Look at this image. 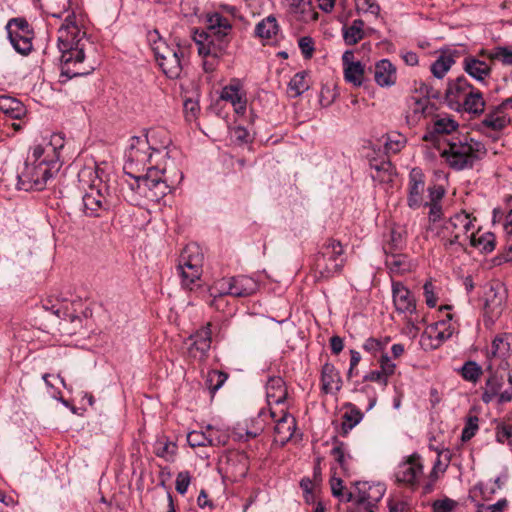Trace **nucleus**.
Here are the masks:
<instances>
[{
  "label": "nucleus",
  "instance_id": "45",
  "mask_svg": "<svg viewBox=\"0 0 512 512\" xmlns=\"http://www.w3.org/2000/svg\"><path fill=\"white\" fill-rule=\"evenodd\" d=\"M483 371L479 364H477L475 361H466L462 368L460 369V374L462 378L466 381L476 383L480 376L482 375Z\"/></svg>",
  "mask_w": 512,
  "mask_h": 512
},
{
  "label": "nucleus",
  "instance_id": "64",
  "mask_svg": "<svg viewBox=\"0 0 512 512\" xmlns=\"http://www.w3.org/2000/svg\"><path fill=\"white\" fill-rule=\"evenodd\" d=\"M389 512H410V505L405 500L389 499Z\"/></svg>",
  "mask_w": 512,
  "mask_h": 512
},
{
  "label": "nucleus",
  "instance_id": "50",
  "mask_svg": "<svg viewBox=\"0 0 512 512\" xmlns=\"http://www.w3.org/2000/svg\"><path fill=\"white\" fill-rule=\"evenodd\" d=\"M496 441L500 444L512 446V425L500 423L495 430Z\"/></svg>",
  "mask_w": 512,
  "mask_h": 512
},
{
  "label": "nucleus",
  "instance_id": "11",
  "mask_svg": "<svg viewBox=\"0 0 512 512\" xmlns=\"http://www.w3.org/2000/svg\"><path fill=\"white\" fill-rule=\"evenodd\" d=\"M258 282L246 275L223 277L215 282L213 290H219L222 294L233 297H248L257 292Z\"/></svg>",
  "mask_w": 512,
  "mask_h": 512
},
{
  "label": "nucleus",
  "instance_id": "7",
  "mask_svg": "<svg viewBox=\"0 0 512 512\" xmlns=\"http://www.w3.org/2000/svg\"><path fill=\"white\" fill-rule=\"evenodd\" d=\"M344 247L340 241L329 238L314 256L313 270L318 280H328L339 275L345 265Z\"/></svg>",
  "mask_w": 512,
  "mask_h": 512
},
{
  "label": "nucleus",
  "instance_id": "41",
  "mask_svg": "<svg viewBox=\"0 0 512 512\" xmlns=\"http://www.w3.org/2000/svg\"><path fill=\"white\" fill-rule=\"evenodd\" d=\"M454 58L451 54H441L432 64L431 73L434 77L442 79L454 64Z\"/></svg>",
  "mask_w": 512,
  "mask_h": 512
},
{
  "label": "nucleus",
  "instance_id": "40",
  "mask_svg": "<svg viewBox=\"0 0 512 512\" xmlns=\"http://www.w3.org/2000/svg\"><path fill=\"white\" fill-rule=\"evenodd\" d=\"M308 73L301 71L296 73L288 84V91L291 97L296 98L302 95L309 89V83L307 81Z\"/></svg>",
  "mask_w": 512,
  "mask_h": 512
},
{
  "label": "nucleus",
  "instance_id": "1",
  "mask_svg": "<svg viewBox=\"0 0 512 512\" xmlns=\"http://www.w3.org/2000/svg\"><path fill=\"white\" fill-rule=\"evenodd\" d=\"M171 139L164 130L151 129L145 138L134 136L125 152L124 172L133 179L130 188L152 201H158L183 180V173L173 161L160 166V160L170 159L166 151Z\"/></svg>",
  "mask_w": 512,
  "mask_h": 512
},
{
  "label": "nucleus",
  "instance_id": "15",
  "mask_svg": "<svg viewBox=\"0 0 512 512\" xmlns=\"http://www.w3.org/2000/svg\"><path fill=\"white\" fill-rule=\"evenodd\" d=\"M200 56L221 57L230 42L228 34H192Z\"/></svg>",
  "mask_w": 512,
  "mask_h": 512
},
{
  "label": "nucleus",
  "instance_id": "62",
  "mask_svg": "<svg viewBox=\"0 0 512 512\" xmlns=\"http://www.w3.org/2000/svg\"><path fill=\"white\" fill-rule=\"evenodd\" d=\"M183 108H184L186 119L188 121L195 120L200 111V106H199L198 101L193 100V99L185 100V102L183 104Z\"/></svg>",
  "mask_w": 512,
  "mask_h": 512
},
{
  "label": "nucleus",
  "instance_id": "60",
  "mask_svg": "<svg viewBox=\"0 0 512 512\" xmlns=\"http://www.w3.org/2000/svg\"><path fill=\"white\" fill-rule=\"evenodd\" d=\"M278 24L274 16L270 15L257 23L254 32H277Z\"/></svg>",
  "mask_w": 512,
  "mask_h": 512
},
{
  "label": "nucleus",
  "instance_id": "48",
  "mask_svg": "<svg viewBox=\"0 0 512 512\" xmlns=\"http://www.w3.org/2000/svg\"><path fill=\"white\" fill-rule=\"evenodd\" d=\"M406 143V139L401 134H389L386 137L384 146L387 153H398Z\"/></svg>",
  "mask_w": 512,
  "mask_h": 512
},
{
  "label": "nucleus",
  "instance_id": "57",
  "mask_svg": "<svg viewBox=\"0 0 512 512\" xmlns=\"http://www.w3.org/2000/svg\"><path fill=\"white\" fill-rule=\"evenodd\" d=\"M355 7L358 12L378 15L380 7L376 0H355Z\"/></svg>",
  "mask_w": 512,
  "mask_h": 512
},
{
  "label": "nucleus",
  "instance_id": "63",
  "mask_svg": "<svg viewBox=\"0 0 512 512\" xmlns=\"http://www.w3.org/2000/svg\"><path fill=\"white\" fill-rule=\"evenodd\" d=\"M507 506L508 501L502 498L492 505L478 504L477 512H502Z\"/></svg>",
  "mask_w": 512,
  "mask_h": 512
},
{
  "label": "nucleus",
  "instance_id": "33",
  "mask_svg": "<svg viewBox=\"0 0 512 512\" xmlns=\"http://www.w3.org/2000/svg\"><path fill=\"white\" fill-rule=\"evenodd\" d=\"M485 105L486 103L482 93L478 89L474 88L472 93H470L463 101L461 107L455 111L467 112L472 114L474 117H477L484 113Z\"/></svg>",
  "mask_w": 512,
  "mask_h": 512
},
{
  "label": "nucleus",
  "instance_id": "4",
  "mask_svg": "<svg viewBox=\"0 0 512 512\" xmlns=\"http://www.w3.org/2000/svg\"><path fill=\"white\" fill-rule=\"evenodd\" d=\"M475 218L465 211L458 212L445 220L437 229V236L446 251H466L468 239L474 230Z\"/></svg>",
  "mask_w": 512,
  "mask_h": 512
},
{
  "label": "nucleus",
  "instance_id": "14",
  "mask_svg": "<svg viewBox=\"0 0 512 512\" xmlns=\"http://www.w3.org/2000/svg\"><path fill=\"white\" fill-rule=\"evenodd\" d=\"M426 177L422 169L414 167L410 170L406 186L407 206L412 210L420 209L424 203Z\"/></svg>",
  "mask_w": 512,
  "mask_h": 512
},
{
  "label": "nucleus",
  "instance_id": "46",
  "mask_svg": "<svg viewBox=\"0 0 512 512\" xmlns=\"http://www.w3.org/2000/svg\"><path fill=\"white\" fill-rule=\"evenodd\" d=\"M206 26L209 30H214L217 28H223L225 30L231 29L232 25L228 18L224 17L218 12L209 13L206 15L205 19Z\"/></svg>",
  "mask_w": 512,
  "mask_h": 512
},
{
  "label": "nucleus",
  "instance_id": "8",
  "mask_svg": "<svg viewBox=\"0 0 512 512\" xmlns=\"http://www.w3.org/2000/svg\"><path fill=\"white\" fill-rule=\"evenodd\" d=\"M203 259V254L196 245H188L182 251L177 269L185 288L193 290L197 286L196 282L200 280L203 272Z\"/></svg>",
  "mask_w": 512,
  "mask_h": 512
},
{
  "label": "nucleus",
  "instance_id": "52",
  "mask_svg": "<svg viewBox=\"0 0 512 512\" xmlns=\"http://www.w3.org/2000/svg\"><path fill=\"white\" fill-rule=\"evenodd\" d=\"M228 379V374L223 371L212 370L208 373L207 381L210 382L212 394L219 390Z\"/></svg>",
  "mask_w": 512,
  "mask_h": 512
},
{
  "label": "nucleus",
  "instance_id": "3",
  "mask_svg": "<svg viewBox=\"0 0 512 512\" xmlns=\"http://www.w3.org/2000/svg\"><path fill=\"white\" fill-rule=\"evenodd\" d=\"M103 175L104 171L96 164L85 165L78 172L80 188L84 190L82 211L87 217H105L114 211L119 203V198Z\"/></svg>",
  "mask_w": 512,
  "mask_h": 512
},
{
  "label": "nucleus",
  "instance_id": "25",
  "mask_svg": "<svg viewBox=\"0 0 512 512\" xmlns=\"http://www.w3.org/2000/svg\"><path fill=\"white\" fill-rule=\"evenodd\" d=\"M342 387V378L336 367L326 362L321 369V390L325 394L338 392Z\"/></svg>",
  "mask_w": 512,
  "mask_h": 512
},
{
  "label": "nucleus",
  "instance_id": "35",
  "mask_svg": "<svg viewBox=\"0 0 512 512\" xmlns=\"http://www.w3.org/2000/svg\"><path fill=\"white\" fill-rule=\"evenodd\" d=\"M363 418V413L354 405L349 404V410L342 415L340 434L347 436Z\"/></svg>",
  "mask_w": 512,
  "mask_h": 512
},
{
  "label": "nucleus",
  "instance_id": "49",
  "mask_svg": "<svg viewBox=\"0 0 512 512\" xmlns=\"http://www.w3.org/2000/svg\"><path fill=\"white\" fill-rule=\"evenodd\" d=\"M386 265L392 272L403 273L408 270L406 256L391 254L386 258Z\"/></svg>",
  "mask_w": 512,
  "mask_h": 512
},
{
  "label": "nucleus",
  "instance_id": "43",
  "mask_svg": "<svg viewBox=\"0 0 512 512\" xmlns=\"http://www.w3.org/2000/svg\"><path fill=\"white\" fill-rule=\"evenodd\" d=\"M344 79L356 87L361 86L364 79V66L359 61L350 63V66L344 68Z\"/></svg>",
  "mask_w": 512,
  "mask_h": 512
},
{
  "label": "nucleus",
  "instance_id": "26",
  "mask_svg": "<svg viewBox=\"0 0 512 512\" xmlns=\"http://www.w3.org/2000/svg\"><path fill=\"white\" fill-rule=\"evenodd\" d=\"M220 98L224 101L230 102L237 114L245 113L247 99L240 91V84L238 81H233L231 84L225 86L221 91Z\"/></svg>",
  "mask_w": 512,
  "mask_h": 512
},
{
  "label": "nucleus",
  "instance_id": "23",
  "mask_svg": "<svg viewBox=\"0 0 512 512\" xmlns=\"http://www.w3.org/2000/svg\"><path fill=\"white\" fill-rule=\"evenodd\" d=\"M250 461L245 452H232L227 456L225 471L233 482L244 479L249 471Z\"/></svg>",
  "mask_w": 512,
  "mask_h": 512
},
{
  "label": "nucleus",
  "instance_id": "13",
  "mask_svg": "<svg viewBox=\"0 0 512 512\" xmlns=\"http://www.w3.org/2000/svg\"><path fill=\"white\" fill-rule=\"evenodd\" d=\"M423 475V463L421 456L413 453L405 460L400 462L395 470V479L397 483L415 489Z\"/></svg>",
  "mask_w": 512,
  "mask_h": 512
},
{
  "label": "nucleus",
  "instance_id": "9",
  "mask_svg": "<svg viewBox=\"0 0 512 512\" xmlns=\"http://www.w3.org/2000/svg\"><path fill=\"white\" fill-rule=\"evenodd\" d=\"M354 491L346 493L347 502H355L358 511L370 512L377 509V503L383 498L386 487L382 483L358 481L354 484Z\"/></svg>",
  "mask_w": 512,
  "mask_h": 512
},
{
  "label": "nucleus",
  "instance_id": "42",
  "mask_svg": "<svg viewBox=\"0 0 512 512\" xmlns=\"http://www.w3.org/2000/svg\"><path fill=\"white\" fill-rule=\"evenodd\" d=\"M445 325V321H437L426 328L424 335H427L429 339L434 341V343L432 344L433 348H438L446 340L450 339L449 332L444 334L443 331L439 329L441 328V326Z\"/></svg>",
  "mask_w": 512,
  "mask_h": 512
},
{
  "label": "nucleus",
  "instance_id": "38",
  "mask_svg": "<svg viewBox=\"0 0 512 512\" xmlns=\"http://www.w3.org/2000/svg\"><path fill=\"white\" fill-rule=\"evenodd\" d=\"M7 37L17 53L27 56L33 50V37L29 34H7Z\"/></svg>",
  "mask_w": 512,
  "mask_h": 512
},
{
  "label": "nucleus",
  "instance_id": "27",
  "mask_svg": "<svg viewBox=\"0 0 512 512\" xmlns=\"http://www.w3.org/2000/svg\"><path fill=\"white\" fill-rule=\"evenodd\" d=\"M510 122L511 117L506 112H502L496 106H490L480 125L483 128L499 132L505 129Z\"/></svg>",
  "mask_w": 512,
  "mask_h": 512
},
{
  "label": "nucleus",
  "instance_id": "51",
  "mask_svg": "<svg viewBox=\"0 0 512 512\" xmlns=\"http://www.w3.org/2000/svg\"><path fill=\"white\" fill-rule=\"evenodd\" d=\"M489 57L501 61L504 65H512V48L506 46L495 47L489 52Z\"/></svg>",
  "mask_w": 512,
  "mask_h": 512
},
{
  "label": "nucleus",
  "instance_id": "22",
  "mask_svg": "<svg viewBox=\"0 0 512 512\" xmlns=\"http://www.w3.org/2000/svg\"><path fill=\"white\" fill-rule=\"evenodd\" d=\"M148 34V42L154 53L157 62L163 60L166 57L181 53V47L171 40V34Z\"/></svg>",
  "mask_w": 512,
  "mask_h": 512
},
{
  "label": "nucleus",
  "instance_id": "36",
  "mask_svg": "<svg viewBox=\"0 0 512 512\" xmlns=\"http://www.w3.org/2000/svg\"><path fill=\"white\" fill-rule=\"evenodd\" d=\"M332 443L334 446L331 450V455L338 463L341 472L346 474L348 472V460L351 458L350 455L347 454V446L336 436L332 438Z\"/></svg>",
  "mask_w": 512,
  "mask_h": 512
},
{
  "label": "nucleus",
  "instance_id": "21",
  "mask_svg": "<svg viewBox=\"0 0 512 512\" xmlns=\"http://www.w3.org/2000/svg\"><path fill=\"white\" fill-rule=\"evenodd\" d=\"M393 304L398 313H416V300L413 293L400 281L392 282Z\"/></svg>",
  "mask_w": 512,
  "mask_h": 512
},
{
  "label": "nucleus",
  "instance_id": "61",
  "mask_svg": "<svg viewBox=\"0 0 512 512\" xmlns=\"http://www.w3.org/2000/svg\"><path fill=\"white\" fill-rule=\"evenodd\" d=\"M29 27V24L27 20L23 17H16L9 19L5 25L4 29L6 32H17L19 30H27Z\"/></svg>",
  "mask_w": 512,
  "mask_h": 512
},
{
  "label": "nucleus",
  "instance_id": "18",
  "mask_svg": "<svg viewBox=\"0 0 512 512\" xmlns=\"http://www.w3.org/2000/svg\"><path fill=\"white\" fill-rule=\"evenodd\" d=\"M189 340L191 341L188 347L189 356L200 361L205 360L212 343L211 323L200 327L190 335Z\"/></svg>",
  "mask_w": 512,
  "mask_h": 512
},
{
  "label": "nucleus",
  "instance_id": "17",
  "mask_svg": "<svg viewBox=\"0 0 512 512\" xmlns=\"http://www.w3.org/2000/svg\"><path fill=\"white\" fill-rule=\"evenodd\" d=\"M458 123L449 115L434 113L430 122L426 124V131L422 137L424 141L436 143L441 136L449 135L456 131Z\"/></svg>",
  "mask_w": 512,
  "mask_h": 512
},
{
  "label": "nucleus",
  "instance_id": "16",
  "mask_svg": "<svg viewBox=\"0 0 512 512\" xmlns=\"http://www.w3.org/2000/svg\"><path fill=\"white\" fill-rule=\"evenodd\" d=\"M436 110V105L428 98L411 96L407 99L406 123L409 127H415L421 120L430 119Z\"/></svg>",
  "mask_w": 512,
  "mask_h": 512
},
{
  "label": "nucleus",
  "instance_id": "34",
  "mask_svg": "<svg viewBox=\"0 0 512 512\" xmlns=\"http://www.w3.org/2000/svg\"><path fill=\"white\" fill-rule=\"evenodd\" d=\"M181 57H183L182 50H181V53H176V55L166 57L157 63L160 66L163 73L168 78L177 79L180 76L181 71H182Z\"/></svg>",
  "mask_w": 512,
  "mask_h": 512
},
{
  "label": "nucleus",
  "instance_id": "20",
  "mask_svg": "<svg viewBox=\"0 0 512 512\" xmlns=\"http://www.w3.org/2000/svg\"><path fill=\"white\" fill-rule=\"evenodd\" d=\"M265 389L269 409L274 408V406L279 408L290 406L288 402V387L282 377H269Z\"/></svg>",
  "mask_w": 512,
  "mask_h": 512
},
{
  "label": "nucleus",
  "instance_id": "31",
  "mask_svg": "<svg viewBox=\"0 0 512 512\" xmlns=\"http://www.w3.org/2000/svg\"><path fill=\"white\" fill-rule=\"evenodd\" d=\"M374 78L381 87H389L396 82V68L387 59H382L375 65Z\"/></svg>",
  "mask_w": 512,
  "mask_h": 512
},
{
  "label": "nucleus",
  "instance_id": "32",
  "mask_svg": "<svg viewBox=\"0 0 512 512\" xmlns=\"http://www.w3.org/2000/svg\"><path fill=\"white\" fill-rule=\"evenodd\" d=\"M0 111L12 120H21L27 113L20 100L6 95L0 96Z\"/></svg>",
  "mask_w": 512,
  "mask_h": 512
},
{
  "label": "nucleus",
  "instance_id": "28",
  "mask_svg": "<svg viewBox=\"0 0 512 512\" xmlns=\"http://www.w3.org/2000/svg\"><path fill=\"white\" fill-rule=\"evenodd\" d=\"M512 353V333L502 332L492 340L491 350L487 352V358H507Z\"/></svg>",
  "mask_w": 512,
  "mask_h": 512
},
{
  "label": "nucleus",
  "instance_id": "39",
  "mask_svg": "<svg viewBox=\"0 0 512 512\" xmlns=\"http://www.w3.org/2000/svg\"><path fill=\"white\" fill-rule=\"evenodd\" d=\"M177 451L175 442L168 440L166 437L159 438L154 445V452L156 456L165 459L168 462L174 460Z\"/></svg>",
  "mask_w": 512,
  "mask_h": 512
},
{
  "label": "nucleus",
  "instance_id": "53",
  "mask_svg": "<svg viewBox=\"0 0 512 512\" xmlns=\"http://www.w3.org/2000/svg\"><path fill=\"white\" fill-rule=\"evenodd\" d=\"M208 431V446H224L228 442V436L220 430L213 428L211 425L207 426Z\"/></svg>",
  "mask_w": 512,
  "mask_h": 512
},
{
  "label": "nucleus",
  "instance_id": "37",
  "mask_svg": "<svg viewBox=\"0 0 512 512\" xmlns=\"http://www.w3.org/2000/svg\"><path fill=\"white\" fill-rule=\"evenodd\" d=\"M468 243L471 247L478 248L485 253H490L495 248V236L494 234L487 232L477 237L474 230H472L468 239Z\"/></svg>",
  "mask_w": 512,
  "mask_h": 512
},
{
  "label": "nucleus",
  "instance_id": "5",
  "mask_svg": "<svg viewBox=\"0 0 512 512\" xmlns=\"http://www.w3.org/2000/svg\"><path fill=\"white\" fill-rule=\"evenodd\" d=\"M486 153L483 143L472 138H456L447 143L446 148L441 151V156L450 168L461 171L472 168Z\"/></svg>",
  "mask_w": 512,
  "mask_h": 512
},
{
  "label": "nucleus",
  "instance_id": "6",
  "mask_svg": "<svg viewBox=\"0 0 512 512\" xmlns=\"http://www.w3.org/2000/svg\"><path fill=\"white\" fill-rule=\"evenodd\" d=\"M79 34H62L58 38V48L61 52L60 58V82L64 83L73 77L83 76L90 73L82 68L85 58L83 38L76 39Z\"/></svg>",
  "mask_w": 512,
  "mask_h": 512
},
{
  "label": "nucleus",
  "instance_id": "2",
  "mask_svg": "<svg viewBox=\"0 0 512 512\" xmlns=\"http://www.w3.org/2000/svg\"><path fill=\"white\" fill-rule=\"evenodd\" d=\"M63 148L62 138L53 136L45 147L34 146L22 168L18 170V188L24 191H41L47 182L60 170L59 149Z\"/></svg>",
  "mask_w": 512,
  "mask_h": 512
},
{
  "label": "nucleus",
  "instance_id": "19",
  "mask_svg": "<svg viewBox=\"0 0 512 512\" xmlns=\"http://www.w3.org/2000/svg\"><path fill=\"white\" fill-rule=\"evenodd\" d=\"M474 88L464 76L449 81L445 91L447 105L453 110L459 109Z\"/></svg>",
  "mask_w": 512,
  "mask_h": 512
},
{
  "label": "nucleus",
  "instance_id": "30",
  "mask_svg": "<svg viewBox=\"0 0 512 512\" xmlns=\"http://www.w3.org/2000/svg\"><path fill=\"white\" fill-rule=\"evenodd\" d=\"M463 69L468 75L479 82H483L491 74L490 65L474 56L464 58Z\"/></svg>",
  "mask_w": 512,
  "mask_h": 512
},
{
  "label": "nucleus",
  "instance_id": "56",
  "mask_svg": "<svg viewBox=\"0 0 512 512\" xmlns=\"http://www.w3.org/2000/svg\"><path fill=\"white\" fill-rule=\"evenodd\" d=\"M431 506L433 512H452L456 508L457 502L445 497L443 499L433 501Z\"/></svg>",
  "mask_w": 512,
  "mask_h": 512
},
{
  "label": "nucleus",
  "instance_id": "10",
  "mask_svg": "<svg viewBox=\"0 0 512 512\" xmlns=\"http://www.w3.org/2000/svg\"><path fill=\"white\" fill-rule=\"evenodd\" d=\"M507 299V291L500 282L491 284L484 293V324L492 326L502 314Z\"/></svg>",
  "mask_w": 512,
  "mask_h": 512
},
{
  "label": "nucleus",
  "instance_id": "44",
  "mask_svg": "<svg viewBox=\"0 0 512 512\" xmlns=\"http://www.w3.org/2000/svg\"><path fill=\"white\" fill-rule=\"evenodd\" d=\"M389 342H390L389 337H384V338L369 337L363 343L362 348L364 351L371 354L373 357H377L379 354H381L382 352H384L386 350Z\"/></svg>",
  "mask_w": 512,
  "mask_h": 512
},
{
  "label": "nucleus",
  "instance_id": "58",
  "mask_svg": "<svg viewBox=\"0 0 512 512\" xmlns=\"http://www.w3.org/2000/svg\"><path fill=\"white\" fill-rule=\"evenodd\" d=\"M298 46L305 59H311L315 51L314 40L310 36H303L298 40Z\"/></svg>",
  "mask_w": 512,
  "mask_h": 512
},
{
  "label": "nucleus",
  "instance_id": "29",
  "mask_svg": "<svg viewBox=\"0 0 512 512\" xmlns=\"http://www.w3.org/2000/svg\"><path fill=\"white\" fill-rule=\"evenodd\" d=\"M290 6V12L294 19L309 23L316 21L318 13L313 8L310 0H286Z\"/></svg>",
  "mask_w": 512,
  "mask_h": 512
},
{
  "label": "nucleus",
  "instance_id": "55",
  "mask_svg": "<svg viewBox=\"0 0 512 512\" xmlns=\"http://www.w3.org/2000/svg\"><path fill=\"white\" fill-rule=\"evenodd\" d=\"M209 291H210L209 300L206 301L208 303V305L218 311H223L227 305V302L225 301V297L228 295L222 294L221 291H219V290H213V286L209 289Z\"/></svg>",
  "mask_w": 512,
  "mask_h": 512
},
{
  "label": "nucleus",
  "instance_id": "59",
  "mask_svg": "<svg viewBox=\"0 0 512 512\" xmlns=\"http://www.w3.org/2000/svg\"><path fill=\"white\" fill-rule=\"evenodd\" d=\"M191 483V474L189 471H181L176 476L175 489L176 491L184 495Z\"/></svg>",
  "mask_w": 512,
  "mask_h": 512
},
{
  "label": "nucleus",
  "instance_id": "54",
  "mask_svg": "<svg viewBox=\"0 0 512 512\" xmlns=\"http://www.w3.org/2000/svg\"><path fill=\"white\" fill-rule=\"evenodd\" d=\"M188 444L195 447L208 446V431H191L187 435Z\"/></svg>",
  "mask_w": 512,
  "mask_h": 512
},
{
  "label": "nucleus",
  "instance_id": "24",
  "mask_svg": "<svg viewBox=\"0 0 512 512\" xmlns=\"http://www.w3.org/2000/svg\"><path fill=\"white\" fill-rule=\"evenodd\" d=\"M486 370L489 372V376L482 387L481 400L485 404L491 403L495 400L496 396L500 393L504 386V377L493 370V366L490 363Z\"/></svg>",
  "mask_w": 512,
  "mask_h": 512
},
{
  "label": "nucleus",
  "instance_id": "12",
  "mask_svg": "<svg viewBox=\"0 0 512 512\" xmlns=\"http://www.w3.org/2000/svg\"><path fill=\"white\" fill-rule=\"evenodd\" d=\"M269 418L275 423L274 443L284 446L295 434L297 428L296 418L289 412V406L269 409Z\"/></svg>",
  "mask_w": 512,
  "mask_h": 512
},
{
  "label": "nucleus",
  "instance_id": "47",
  "mask_svg": "<svg viewBox=\"0 0 512 512\" xmlns=\"http://www.w3.org/2000/svg\"><path fill=\"white\" fill-rule=\"evenodd\" d=\"M479 429V418L476 415H468L464 428L461 433V440L467 442L471 440Z\"/></svg>",
  "mask_w": 512,
  "mask_h": 512
}]
</instances>
